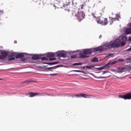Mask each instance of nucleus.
<instances>
[{
	"mask_svg": "<svg viewBox=\"0 0 131 131\" xmlns=\"http://www.w3.org/2000/svg\"><path fill=\"white\" fill-rule=\"evenodd\" d=\"M92 16L94 17V18H96V20L98 24H100V25H103V26H106V25L108 24V19L105 18H104V21L102 20L101 19V16H98L96 12L93 13Z\"/></svg>",
	"mask_w": 131,
	"mask_h": 131,
	"instance_id": "obj_4",
	"label": "nucleus"
},
{
	"mask_svg": "<svg viewBox=\"0 0 131 131\" xmlns=\"http://www.w3.org/2000/svg\"><path fill=\"white\" fill-rule=\"evenodd\" d=\"M127 39V37L126 35H121L116 39L103 42L102 46L97 47V51L102 52V51L111 50V49L119 48V47H124L126 43Z\"/></svg>",
	"mask_w": 131,
	"mask_h": 131,
	"instance_id": "obj_1",
	"label": "nucleus"
},
{
	"mask_svg": "<svg viewBox=\"0 0 131 131\" xmlns=\"http://www.w3.org/2000/svg\"><path fill=\"white\" fill-rule=\"evenodd\" d=\"M106 73V72H104L102 74H105V73Z\"/></svg>",
	"mask_w": 131,
	"mask_h": 131,
	"instance_id": "obj_38",
	"label": "nucleus"
},
{
	"mask_svg": "<svg viewBox=\"0 0 131 131\" xmlns=\"http://www.w3.org/2000/svg\"><path fill=\"white\" fill-rule=\"evenodd\" d=\"M25 55H28L27 53H18L16 54V53L13 52L11 53L9 56V58L8 59V61H13V60H15V59H19L20 58H23Z\"/></svg>",
	"mask_w": 131,
	"mask_h": 131,
	"instance_id": "obj_5",
	"label": "nucleus"
},
{
	"mask_svg": "<svg viewBox=\"0 0 131 131\" xmlns=\"http://www.w3.org/2000/svg\"><path fill=\"white\" fill-rule=\"evenodd\" d=\"M50 0H43V6H45L46 4L47 5H51V4H50Z\"/></svg>",
	"mask_w": 131,
	"mask_h": 131,
	"instance_id": "obj_16",
	"label": "nucleus"
},
{
	"mask_svg": "<svg viewBox=\"0 0 131 131\" xmlns=\"http://www.w3.org/2000/svg\"><path fill=\"white\" fill-rule=\"evenodd\" d=\"M119 18H120V14H116L115 18L110 17L111 21H110V25H112L113 24V21H115V20H119Z\"/></svg>",
	"mask_w": 131,
	"mask_h": 131,
	"instance_id": "obj_11",
	"label": "nucleus"
},
{
	"mask_svg": "<svg viewBox=\"0 0 131 131\" xmlns=\"http://www.w3.org/2000/svg\"><path fill=\"white\" fill-rule=\"evenodd\" d=\"M72 4H73V1H72Z\"/></svg>",
	"mask_w": 131,
	"mask_h": 131,
	"instance_id": "obj_45",
	"label": "nucleus"
},
{
	"mask_svg": "<svg viewBox=\"0 0 131 131\" xmlns=\"http://www.w3.org/2000/svg\"><path fill=\"white\" fill-rule=\"evenodd\" d=\"M118 61H110L106 64L103 66L104 69H107V68H110L111 65H115V64H117Z\"/></svg>",
	"mask_w": 131,
	"mask_h": 131,
	"instance_id": "obj_9",
	"label": "nucleus"
},
{
	"mask_svg": "<svg viewBox=\"0 0 131 131\" xmlns=\"http://www.w3.org/2000/svg\"><path fill=\"white\" fill-rule=\"evenodd\" d=\"M128 78L130 79L131 78V76L129 77Z\"/></svg>",
	"mask_w": 131,
	"mask_h": 131,
	"instance_id": "obj_41",
	"label": "nucleus"
},
{
	"mask_svg": "<svg viewBox=\"0 0 131 131\" xmlns=\"http://www.w3.org/2000/svg\"><path fill=\"white\" fill-rule=\"evenodd\" d=\"M89 96H90L84 94H81V97H82V98H89Z\"/></svg>",
	"mask_w": 131,
	"mask_h": 131,
	"instance_id": "obj_20",
	"label": "nucleus"
},
{
	"mask_svg": "<svg viewBox=\"0 0 131 131\" xmlns=\"http://www.w3.org/2000/svg\"><path fill=\"white\" fill-rule=\"evenodd\" d=\"M58 67H59V66L47 68V69H48L49 70H50V69H56V68H58Z\"/></svg>",
	"mask_w": 131,
	"mask_h": 131,
	"instance_id": "obj_23",
	"label": "nucleus"
},
{
	"mask_svg": "<svg viewBox=\"0 0 131 131\" xmlns=\"http://www.w3.org/2000/svg\"><path fill=\"white\" fill-rule=\"evenodd\" d=\"M125 63L126 64H129L131 63V58H126L125 60Z\"/></svg>",
	"mask_w": 131,
	"mask_h": 131,
	"instance_id": "obj_17",
	"label": "nucleus"
},
{
	"mask_svg": "<svg viewBox=\"0 0 131 131\" xmlns=\"http://www.w3.org/2000/svg\"><path fill=\"white\" fill-rule=\"evenodd\" d=\"M94 67H95L94 66H86V69H89L90 70H93Z\"/></svg>",
	"mask_w": 131,
	"mask_h": 131,
	"instance_id": "obj_18",
	"label": "nucleus"
},
{
	"mask_svg": "<svg viewBox=\"0 0 131 131\" xmlns=\"http://www.w3.org/2000/svg\"><path fill=\"white\" fill-rule=\"evenodd\" d=\"M98 70H103V69H105L104 68V67H101V68H97Z\"/></svg>",
	"mask_w": 131,
	"mask_h": 131,
	"instance_id": "obj_29",
	"label": "nucleus"
},
{
	"mask_svg": "<svg viewBox=\"0 0 131 131\" xmlns=\"http://www.w3.org/2000/svg\"><path fill=\"white\" fill-rule=\"evenodd\" d=\"M56 64H59V62H53V65H56Z\"/></svg>",
	"mask_w": 131,
	"mask_h": 131,
	"instance_id": "obj_32",
	"label": "nucleus"
},
{
	"mask_svg": "<svg viewBox=\"0 0 131 131\" xmlns=\"http://www.w3.org/2000/svg\"><path fill=\"white\" fill-rule=\"evenodd\" d=\"M24 82H27V81H25Z\"/></svg>",
	"mask_w": 131,
	"mask_h": 131,
	"instance_id": "obj_44",
	"label": "nucleus"
},
{
	"mask_svg": "<svg viewBox=\"0 0 131 131\" xmlns=\"http://www.w3.org/2000/svg\"><path fill=\"white\" fill-rule=\"evenodd\" d=\"M81 72V73H85L84 71H81L80 70H73L71 71V72Z\"/></svg>",
	"mask_w": 131,
	"mask_h": 131,
	"instance_id": "obj_24",
	"label": "nucleus"
},
{
	"mask_svg": "<svg viewBox=\"0 0 131 131\" xmlns=\"http://www.w3.org/2000/svg\"><path fill=\"white\" fill-rule=\"evenodd\" d=\"M126 70H127V68L120 67L118 68L117 71L118 73H121V72H124Z\"/></svg>",
	"mask_w": 131,
	"mask_h": 131,
	"instance_id": "obj_13",
	"label": "nucleus"
},
{
	"mask_svg": "<svg viewBox=\"0 0 131 131\" xmlns=\"http://www.w3.org/2000/svg\"><path fill=\"white\" fill-rule=\"evenodd\" d=\"M58 74H50V75L51 76H54V75H57Z\"/></svg>",
	"mask_w": 131,
	"mask_h": 131,
	"instance_id": "obj_31",
	"label": "nucleus"
},
{
	"mask_svg": "<svg viewBox=\"0 0 131 131\" xmlns=\"http://www.w3.org/2000/svg\"><path fill=\"white\" fill-rule=\"evenodd\" d=\"M0 80H3V79L0 78Z\"/></svg>",
	"mask_w": 131,
	"mask_h": 131,
	"instance_id": "obj_43",
	"label": "nucleus"
},
{
	"mask_svg": "<svg viewBox=\"0 0 131 131\" xmlns=\"http://www.w3.org/2000/svg\"><path fill=\"white\" fill-rule=\"evenodd\" d=\"M14 43H17V41H14Z\"/></svg>",
	"mask_w": 131,
	"mask_h": 131,
	"instance_id": "obj_39",
	"label": "nucleus"
},
{
	"mask_svg": "<svg viewBox=\"0 0 131 131\" xmlns=\"http://www.w3.org/2000/svg\"><path fill=\"white\" fill-rule=\"evenodd\" d=\"M129 69H131V67H129Z\"/></svg>",
	"mask_w": 131,
	"mask_h": 131,
	"instance_id": "obj_42",
	"label": "nucleus"
},
{
	"mask_svg": "<svg viewBox=\"0 0 131 131\" xmlns=\"http://www.w3.org/2000/svg\"><path fill=\"white\" fill-rule=\"evenodd\" d=\"M126 34H131V29L128 28H127L125 31Z\"/></svg>",
	"mask_w": 131,
	"mask_h": 131,
	"instance_id": "obj_15",
	"label": "nucleus"
},
{
	"mask_svg": "<svg viewBox=\"0 0 131 131\" xmlns=\"http://www.w3.org/2000/svg\"><path fill=\"white\" fill-rule=\"evenodd\" d=\"M90 97H92V95H90Z\"/></svg>",
	"mask_w": 131,
	"mask_h": 131,
	"instance_id": "obj_46",
	"label": "nucleus"
},
{
	"mask_svg": "<svg viewBox=\"0 0 131 131\" xmlns=\"http://www.w3.org/2000/svg\"><path fill=\"white\" fill-rule=\"evenodd\" d=\"M98 58L95 57L92 60V62H94V63H97V62H98Z\"/></svg>",
	"mask_w": 131,
	"mask_h": 131,
	"instance_id": "obj_19",
	"label": "nucleus"
},
{
	"mask_svg": "<svg viewBox=\"0 0 131 131\" xmlns=\"http://www.w3.org/2000/svg\"><path fill=\"white\" fill-rule=\"evenodd\" d=\"M119 97L121 99H124V100H130L131 99V93H127L124 95H119Z\"/></svg>",
	"mask_w": 131,
	"mask_h": 131,
	"instance_id": "obj_10",
	"label": "nucleus"
},
{
	"mask_svg": "<svg viewBox=\"0 0 131 131\" xmlns=\"http://www.w3.org/2000/svg\"><path fill=\"white\" fill-rule=\"evenodd\" d=\"M44 56H46L47 58H53V57H56V53L50 52L45 54Z\"/></svg>",
	"mask_w": 131,
	"mask_h": 131,
	"instance_id": "obj_12",
	"label": "nucleus"
},
{
	"mask_svg": "<svg viewBox=\"0 0 131 131\" xmlns=\"http://www.w3.org/2000/svg\"><path fill=\"white\" fill-rule=\"evenodd\" d=\"M9 51H3L1 52V55H0V60H4L6 59L7 57H8V55H9Z\"/></svg>",
	"mask_w": 131,
	"mask_h": 131,
	"instance_id": "obj_8",
	"label": "nucleus"
},
{
	"mask_svg": "<svg viewBox=\"0 0 131 131\" xmlns=\"http://www.w3.org/2000/svg\"><path fill=\"white\" fill-rule=\"evenodd\" d=\"M77 65L81 66V65H82V63H74V66H76Z\"/></svg>",
	"mask_w": 131,
	"mask_h": 131,
	"instance_id": "obj_27",
	"label": "nucleus"
},
{
	"mask_svg": "<svg viewBox=\"0 0 131 131\" xmlns=\"http://www.w3.org/2000/svg\"><path fill=\"white\" fill-rule=\"evenodd\" d=\"M113 53L106 54V56L105 57L104 59H107V58H109V57H111V56H113Z\"/></svg>",
	"mask_w": 131,
	"mask_h": 131,
	"instance_id": "obj_21",
	"label": "nucleus"
},
{
	"mask_svg": "<svg viewBox=\"0 0 131 131\" xmlns=\"http://www.w3.org/2000/svg\"><path fill=\"white\" fill-rule=\"evenodd\" d=\"M101 37H102V35H100L99 36V38H101Z\"/></svg>",
	"mask_w": 131,
	"mask_h": 131,
	"instance_id": "obj_37",
	"label": "nucleus"
},
{
	"mask_svg": "<svg viewBox=\"0 0 131 131\" xmlns=\"http://www.w3.org/2000/svg\"><path fill=\"white\" fill-rule=\"evenodd\" d=\"M95 52H98L97 48L88 49H83L81 50H77L76 51H73V53H79V55L81 58H89L90 56L89 55H92L93 53Z\"/></svg>",
	"mask_w": 131,
	"mask_h": 131,
	"instance_id": "obj_2",
	"label": "nucleus"
},
{
	"mask_svg": "<svg viewBox=\"0 0 131 131\" xmlns=\"http://www.w3.org/2000/svg\"><path fill=\"white\" fill-rule=\"evenodd\" d=\"M54 7H56L55 5H54Z\"/></svg>",
	"mask_w": 131,
	"mask_h": 131,
	"instance_id": "obj_47",
	"label": "nucleus"
},
{
	"mask_svg": "<svg viewBox=\"0 0 131 131\" xmlns=\"http://www.w3.org/2000/svg\"><path fill=\"white\" fill-rule=\"evenodd\" d=\"M66 10V11H68V12H69V10H66V9H65Z\"/></svg>",
	"mask_w": 131,
	"mask_h": 131,
	"instance_id": "obj_40",
	"label": "nucleus"
},
{
	"mask_svg": "<svg viewBox=\"0 0 131 131\" xmlns=\"http://www.w3.org/2000/svg\"><path fill=\"white\" fill-rule=\"evenodd\" d=\"M83 69H85V68H86V66H85V67H83Z\"/></svg>",
	"mask_w": 131,
	"mask_h": 131,
	"instance_id": "obj_36",
	"label": "nucleus"
},
{
	"mask_svg": "<svg viewBox=\"0 0 131 131\" xmlns=\"http://www.w3.org/2000/svg\"><path fill=\"white\" fill-rule=\"evenodd\" d=\"M128 41H131V37H129L128 38Z\"/></svg>",
	"mask_w": 131,
	"mask_h": 131,
	"instance_id": "obj_35",
	"label": "nucleus"
},
{
	"mask_svg": "<svg viewBox=\"0 0 131 131\" xmlns=\"http://www.w3.org/2000/svg\"><path fill=\"white\" fill-rule=\"evenodd\" d=\"M85 6V4L81 5V10L83 9V7Z\"/></svg>",
	"mask_w": 131,
	"mask_h": 131,
	"instance_id": "obj_28",
	"label": "nucleus"
},
{
	"mask_svg": "<svg viewBox=\"0 0 131 131\" xmlns=\"http://www.w3.org/2000/svg\"><path fill=\"white\" fill-rule=\"evenodd\" d=\"M72 15L74 17H76V18L79 20V22L83 20V19H84V17L85 16L84 12L80 10L73 11L72 12Z\"/></svg>",
	"mask_w": 131,
	"mask_h": 131,
	"instance_id": "obj_3",
	"label": "nucleus"
},
{
	"mask_svg": "<svg viewBox=\"0 0 131 131\" xmlns=\"http://www.w3.org/2000/svg\"><path fill=\"white\" fill-rule=\"evenodd\" d=\"M75 97H77V98H81V94H77L75 95Z\"/></svg>",
	"mask_w": 131,
	"mask_h": 131,
	"instance_id": "obj_25",
	"label": "nucleus"
},
{
	"mask_svg": "<svg viewBox=\"0 0 131 131\" xmlns=\"http://www.w3.org/2000/svg\"><path fill=\"white\" fill-rule=\"evenodd\" d=\"M56 57H60L61 58H66L67 57V52L65 51H59L55 53Z\"/></svg>",
	"mask_w": 131,
	"mask_h": 131,
	"instance_id": "obj_6",
	"label": "nucleus"
},
{
	"mask_svg": "<svg viewBox=\"0 0 131 131\" xmlns=\"http://www.w3.org/2000/svg\"><path fill=\"white\" fill-rule=\"evenodd\" d=\"M29 97L31 98H32L33 97H35V96H37V95H39V93H30L29 94Z\"/></svg>",
	"mask_w": 131,
	"mask_h": 131,
	"instance_id": "obj_14",
	"label": "nucleus"
},
{
	"mask_svg": "<svg viewBox=\"0 0 131 131\" xmlns=\"http://www.w3.org/2000/svg\"><path fill=\"white\" fill-rule=\"evenodd\" d=\"M2 14H4V10H0V15H2Z\"/></svg>",
	"mask_w": 131,
	"mask_h": 131,
	"instance_id": "obj_30",
	"label": "nucleus"
},
{
	"mask_svg": "<svg viewBox=\"0 0 131 131\" xmlns=\"http://www.w3.org/2000/svg\"><path fill=\"white\" fill-rule=\"evenodd\" d=\"M47 64H48V65H54L53 62H51V63H48Z\"/></svg>",
	"mask_w": 131,
	"mask_h": 131,
	"instance_id": "obj_33",
	"label": "nucleus"
},
{
	"mask_svg": "<svg viewBox=\"0 0 131 131\" xmlns=\"http://www.w3.org/2000/svg\"><path fill=\"white\" fill-rule=\"evenodd\" d=\"M63 5H62V7H61V8L62 9H63V8H66V7H68V5H65L63 3H61Z\"/></svg>",
	"mask_w": 131,
	"mask_h": 131,
	"instance_id": "obj_26",
	"label": "nucleus"
},
{
	"mask_svg": "<svg viewBox=\"0 0 131 131\" xmlns=\"http://www.w3.org/2000/svg\"><path fill=\"white\" fill-rule=\"evenodd\" d=\"M49 60H50V61H53V60H56V58H51Z\"/></svg>",
	"mask_w": 131,
	"mask_h": 131,
	"instance_id": "obj_34",
	"label": "nucleus"
},
{
	"mask_svg": "<svg viewBox=\"0 0 131 131\" xmlns=\"http://www.w3.org/2000/svg\"><path fill=\"white\" fill-rule=\"evenodd\" d=\"M40 55L35 54L32 56V59L33 60H41V61H45V60H48V58L44 57H42Z\"/></svg>",
	"mask_w": 131,
	"mask_h": 131,
	"instance_id": "obj_7",
	"label": "nucleus"
},
{
	"mask_svg": "<svg viewBox=\"0 0 131 131\" xmlns=\"http://www.w3.org/2000/svg\"><path fill=\"white\" fill-rule=\"evenodd\" d=\"M125 60L122 58L118 59H117V63H119V62H125Z\"/></svg>",
	"mask_w": 131,
	"mask_h": 131,
	"instance_id": "obj_22",
	"label": "nucleus"
}]
</instances>
